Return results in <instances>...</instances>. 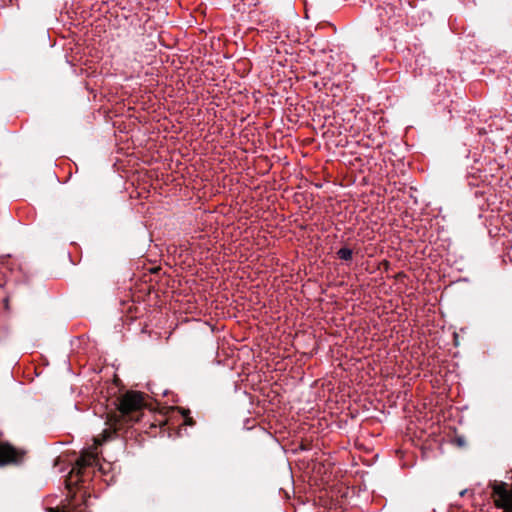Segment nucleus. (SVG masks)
<instances>
[{
  "instance_id": "obj_8",
  "label": "nucleus",
  "mask_w": 512,
  "mask_h": 512,
  "mask_svg": "<svg viewBox=\"0 0 512 512\" xmlns=\"http://www.w3.org/2000/svg\"><path fill=\"white\" fill-rule=\"evenodd\" d=\"M98 470H99L100 472H103V473L105 472L104 467H103L102 465H99Z\"/></svg>"
},
{
  "instance_id": "obj_1",
  "label": "nucleus",
  "mask_w": 512,
  "mask_h": 512,
  "mask_svg": "<svg viewBox=\"0 0 512 512\" xmlns=\"http://www.w3.org/2000/svg\"><path fill=\"white\" fill-rule=\"evenodd\" d=\"M144 405L142 393L127 392L120 400L119 409L123 415H128L131 412L140 410Z\"/></svg>"
},
{
  "instance_id": "obj_4",
  "label": "nucleus",
  "mask_w": 512,
  "mask_h": 512,
  "mask_svg": "<svg viewBox=\"0 0 512 512\" xmlns=\"http://www.w3.org/2000/svg\"><path fill=\"white\" fill-rule=\"evenodd\" d=\"M338 257L342 260L348 261L352 258V250L347 247L341 248L338 252Z\"/></svg>"
},
{
  "instance_id": "obj_5",
  "label": "nucleus",
  "mask_w": 512,
  "mask_h": 512,
  "mask_svg": "<svg viewBox=\"0 0 512 512\" xmlns=\"http://www.w3.org/2000/svg\"><path fill=\"white\" fill-rule=\"evenodd\" d=\"M48 512H86V508L85 507H79V508L74 507L69 510H66V509L59 510V509L49 508Z\"/></svg>"
},
{
  "instance_id": "obj_3",
  "label": "nucleus",
  "mask_w": 512,
  "mask_h": 512,
  "mask_svg": "<svg viewBox=\"0 0 512 512\" xmlns=\"http://www.w3.org/2000/svg\"><path fill=\"white\" fill-rule=\"evenodd\" d=\"M17 462V452L7 444H0V465Z\"/></svg>"
},
{
  "instance_id": "obj_2",
  "label": "nucleus",
  "mask_w": 512,
  "mask_h": 512,
  "mask_svg": "<svg viewBox=\"0 0 512 512\" xmlns=\"http://www.w3.org/2000/svg\"><path fill=\"white\" fill-rule=\"evenodd\" d=\"M95 465H99L97 453L94 452L93 449L84 450L81 457L77 460L76 466L72 469V472H77L78 475H82L85 468Z\"/></svg>"
},
{
  "instance_id": "obj_6",
  "label": "nucleus",
  "mask_w": 512,
  "mask_h": 512,
  "mask_svg": "<svg viewBox=\"0 0 512 512\" xmlns=\"http://www.w3.org/2000/svg\"><path fill=\"white\" fill-rule=\"evenodd\" d=\"M112 432L108 431V430H105L104 433H103V438L102 440H100L99 438H95L94 441H95V444L96 445H100L102 443V441H105L106 439H108L110 436H111Z\"/></svg>"
},
{
  "instance_id": "obj_7",
  "label": "nucleus",
  "mask_w": 512,
  "mask_h": 512,
  "mask_svg": "<svg viewBox=\"0 0 512 512\" xmlns=\"http://www.w3.org/2000/svg\"><path fill=\"white\" fill-rule=\"evenodd\" d=\"M181 413L185 417V424L192 426L194 424L193 419L187 415V412L184 409H181Z\"/></svg>"
},
{
  "instance_id": "obj_9",
  "label": "nucleus",
  "mask_w": 512,
  "mask_h": 512,
  "mask_svg": "<svg viewBox=\"0 0 512 512\" xmlns=\"http://www.w3.org/2000/svg\"><path fill=\"white\" fill-rule=\"evenodd\" d=\"M468 492V490H463L460 492V496H464L466 493Z\"/></svg>"
}]
</instances>
